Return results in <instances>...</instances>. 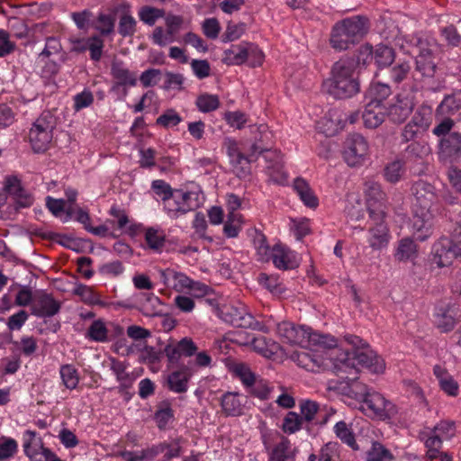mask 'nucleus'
Listing matches in <instances>:
<instances>
[{
	"instance_id": "f257e3e1",
	"label": "nucleus",
	"mask_w": 461,
	"mask_h": 461,
	"mask_svg": "<svg viewBox=\"0 0 461 461\" xmlns=\"http://www.w3.org/2000/svg\"><path fill=\"white\" fill-rule=\"evenodd\" d=\"M415 202L413 203L412 235L424 241L432 235L434 226V205L437 201L434 187L425 182H417L413 185Z\"/></svg>"
},
{
	"instance_id": "f03ea898",
	"label": "nucleus",
	"mask_w": 461,
	"mask_h": 461,
	"mask_svg": "<svg viewBox=\"0 0 461 461\" xmlns=\"http://www.w3.org/2000/svg\"><path fill=\"white\" fill-rule=\"evenodd\" d=\"M358 61L352 58H344L336 61L330 77L323 81L324 91L335 99L342 100L356 95L360 91Z\"/></svg>"
},
{
	"instance_id": "7ed1b4c3",
	"label": "nucleus",
	"mask_w": 461,
	"mask_h": 461,
	"mask_svg": "<svg viewBox=\"0 0 461 461\" xmlns=\"http://www.w3.org/2000/svg\"><path fill=\"white\" fill-rule=\"evenodd\" d=\"M367 22L366 17L353 16L336 23L330 33V46L339 51L348 50L367 32Z\"/></svg>"
},
{
	"instance_id": "20e7f679",
	"label": "nucleus",
	"mask_w": 461,
	"mask_h": 461,
	"mask_svg": "<svg viewBox=\"0 0 461 461\" xmlns=\"http://www.w3.org/2000/svg\"><path fill=\"white\" fill-rule=\"evenodd\" d=\"M276 331L284 341L289 344L303 345L305 342H309L312 345H319L327 348H331L336 346V340L333 338L311 332L310 328L295 326L289 321L278 323Z\"/></svg>"
},
{
	"instance_id": "39448f33",
	"label": "nucleus",
	"mask_w": 461,
	"mask_h": 461,
	"mask_svg": "<svg viewBox=\"0 0 461 461\" xmlns=\"http://www.w3.org/2000/svg\"><path fill=\"white\" fill-rule=\"evenodd\" d=\"M247 154L241 151L235 141H229L227 154L230 158L233 170L239 177H245L250 174V164L258 160L260 154L269 151L270 147L267 144L252 142L248 149L244 148Z\"/></svg>"
},
{
	"instance_id": "423d86ee",
	"label": "nucleus",
	"mask_w": 461,
	"mask_h": 461,
	"mask_svg": "<svg viewBox=\"0 0 461 461\" xmlns=\"http://www.w3.org/2000/svg\"><path fill=\"white\" fill-rule=\"evenodd\" d=\"M54 128L55 120L50 112L42 113L35 121L29 132V140L35 153H43L50 148Z\"/></svg>"
},
{
	"instance_id": "0eeeda50",
	"label": "nucleus",
	"mask_w": 461,
	"mask_h": 461,
	"mask_svg": "<svg viewBox=\"0 0 461 461\" xmlns=\"http://www.w3.org/2000/svg\"><path fill=\"white\" fill-rule=\"evenodd\" d=\"M220 317L227 323L238 328L267 332V328L249 313L241 303L224 304L220 309Z\"/></svg>"
},
{
	"instance_id": "6e6552de",
	"label": "nucleus",
	"mask_w": 461,
	"mask_h": 461,
	"mask_svg": "<svg viewBox=\"0 0 461 461\" xmlns=\"http://www.w3.org/2000/svg\"><path fill=\"white\" fill-rule=\"evenodd\" d=\"M414 83L411 86L410 91L403 90L397 95L396 102L390 105L387 115L393 123H402L412 113L417 100L416 94L421 88L418 79L413 76Z\"/></svg>"
},
{
	"instance_id": "1a4fd4ad",
	"label": "nucleus",
	"mask_w": 461,
	"mask_h": 461,
	"mask_svg": "<svg viewBox=\"0 0 461 461\" xmlns=\"http://www.w3.org/2000/svg\"><path fill=\"white\" fill-rule=\"evenodd\" d=\"M360 409L366 415L381 420H390L397 414L396 406L374 390L364 398Z\"/></svg>"
},
{
	"instance_id": "9d476101",
	"label": "nucleus",
	"mask_w": 461,
	"mask_h": 461,
	"mask_svg": "<svg viewBox=\"0 0 461 461\" xmlns=\"http://www.w3.org/2000/svg\"><path fill=\"white\" fill-rule=\"evenodd\" d=\"M367 140L359 133L349 134L343 144V158L349 167L364 164L368 155Z\"/></svg>"
},
{
	"instance_id": "9b49d317",
	"label": "nucleus",
	"mask_w": 461,
	"mask_h": 461,
	"mask_svg": "<svg viewBox=\"0 0 461 461\" xmlns=\"http://www.w3.org/2000/svg\"><path fill=\"white\" fill-rule=\"evenodd\" d=\"M365 193L367 210L372 220H382L385 217L386 194L381 185L374 181L365 183Z\"/></svg>"
},
{
	"instance_id": "f8f14e48",
	"label": "nucleus",
	"mask_w": 461,
	"mask_h": 461,
	"mask_svg": "<svg viewBox=\"0 0 461 461\" xmlns=\"http://www.w3.org/2000/svg\"><path fill=\"white\" fill-rule=\"evenodd\" d=\"M458 256L451 237L442 236L436 240L431 249V263L442 268L452 264Z\"/></svg>"
},
{
	"instance_id": "ddd939ff",
	"label": "nucleus",
	"mask_w": 461,
	"mask_h": 461,
	"mask_svg": "<svg viewBox=\"0 0 461 461\" xmlns=\"http://www.w3.org/2000/svg\"><path fill=\"white\" fill-rule=\"evenodd\" d=\"M60 310V303L51 294L44 291L34 294L33 304L31 306L32 314L40 318L52 317Z\"/></svg>"
},
{
	"instance_id": "4468645a",
	"label": "nucleus",
	"mask_w": 461,
	"mask_h": 461,
	"mask_svg": "<svg viewBox=\"0 0 461 461\" xmlns=\"http://www.w3.org/2000/svg\"><path fill=\"white\" fill-rule=\"evenodd\" d=\"M192 194H193L190 192H183L181 190L175 189L174 195L165 203L164 209L172 218H178L179 216L193 211L194 206L190 202Z\"/></svg>"
},
{
	"instance_id": "2eb2a0df",
	"label": "nucleus",
	"mask_w": 461,
	"mask_h": 461,
	"mask_svg": "<svg viewBox=\"0 0 461 461\" xmlns=\"http://www.w3.org/2000/svg\"><path fill=\"white\" fill-rule=\"evenodd\" d=\"M357 366L368 368L371 372L380 374L384 371L385 364L382 357L370 349L368 345L363 348L354 349Z\"/></svg>"
},
{
	"instance_id": "dca6fc26",
	"label": "nucleus",
	"mask_w": 461,
	"mask_h": 461,
	"mask_svg": "<svg viewBox=\"0 0 461 461\" xmlns=\"http://www.w3.org/2000/svg\"><path fill=\"white\" fill-rule=\"evenodd\" d=\"M111 75L115 82L112 90L123 86V95H127L126 86H134L137 84V76L135 72L127 68L122 61H113L111 65Z\"/></svg>"
},
{
	"instance_id": "f3484780",
	"label": "nucleus",
	"mask_w": 461,
	"mask_h": 461,
	"mask_svg": "<svg viewBox=\"0 0 461 461\" xmlns=\"http://www.w3.org/2000/svg\"><path fill=\"white\" fill-rule=\"evenodd\" d=\"M4 190L14 196L18 207H29L33 202L32 195L22 187L20 179L15 176H7L5 177Z\"/></svg>"
},
{
	"instance_id": "a211bd4d",
	"label": "nucleus",
	"mask_w": 461,
	"mask_h": 461,
	"mask_svg": "<svg viewBox=\"0 0 461 461\" xmlns=\"http://www.w3.org/2000/svg\"><path fill=\"white\" fill-rule=\"evenodd\" d=\"M291 357L299 366L311 372H318L325 366L323 357L312 351L294 352Z\"/></svg>"
},
{
	"instance_id": "6ab92c4d",
	"label": "nucleus",
	"mask_w": 461,
	"mask_h": 461,
	"mask_svg": "<svg viewBox=\"0 0 461 461\" xmlns=\"http://www.w3.org/2000/svg\"><path fill=\"white\" fill-rule=\"evenodd\" d=\"M415 65V72L422 78H432L435 76L437 64L429 48L419 52Z\"/></svg>"
},
{
	"instance_id": "aec40b11",
	"label": "nucleus",
	"mask_w": 461,
	"mask_h": 461,
	"mask_svg": "<svg viewBox=\"0 0 461 461\" xmlns=\"http://www.w3.org/2000/svg\"><path fill=\"white\" fill-rule=\"evenodd\" d=\"M270 258L276 267L282 270L294 269L298 264L292 251L281 245H275L270 251Z\"/></svg>"
},
{
	"instance_id": "412c9836",
	"label": "nucleus",
	"mask_w": 461,
	"mask_h": 461,
	"mask_svg": "<svg viewBox=\"0 0 461 461\" xmlns=\"http://www.w3.org/2000/svg\"><path fill=\"white\" fill-rule=\"evenodd\" d=\"M439 152L445 158H456L461 157V133L452 131L441 138Z\"/></svg>"
},
{
	"instance_id": "4be33fe9",
	"label": "nucleus",
	"mask_w": 461,
	"mask_h": 461,
	"mask_svg": "<svg viewBox=\"0 0 461 461\" xmlns=\"http://www.w3.org/2000/svg\"><path fill=\"white\" fill-rule=\"evenodd\" d=\"M373 221L375 226L369 229L370 237L368 242L373 249L378 250L387 246L389 241V230L384 219Z\"/></svg>"
},
{
	"instance_id": "5701e85b",
	"label": "nucleus",
	"mask_w": 461,
	"mask_h": 461,
	"mask_svg": "<svg viewBox=\"0 0 461 461\" xmlns=\"http://www.w3.org/2000/svg\"><path fill=\"white\" fill-rule=\"evenodd\" d=\"M115 12H121L118 32L122 37L132 36L136 32V20L130 14V5L122 3L115 8Z\"/></svg>"
},
{
	"instance_id": "b1692460",
	"label": "nucleus",
	"mask_w": 461,
	"mask_h": 461,
	"mask_svg": "<svg viewBox=\"0 0 461 461\" xmlns=\"http://www.w3.org/2000/svg\"><path fill=\"white\" fill-rule=\"evenodd\" d=\"M364 124L366 128L375 129L381 125L385 118L384 106L374 103H367L362 113Z\"/></svg>"
},
{
	"instance_id": "393cba45",
	"label": "nucleus",
	"mask_w": 461,
	"mask_h": 461,
	"mask_svg": "<svg viewBox=\"0 0 461 461\" xmlns=\"http://www.w3.org/2000/svg\"><path fill=\"white\" fill-rule=\"evenodd\" d=\"M461 110V90L445 95L436 109L437 116H450Z\"/></svg>"
},
{
	"instance_id": "a878e982",
	"label": "nucleus",
	"mask_w": 461,
	"mask_h": 461,
	"mask_svg": "<svg viewBox=\"0 0 461 461\" xmlns=\"http://www.w3.org/2000/svg\"><path fill=\"white\" fill-rule=\"evenodd\" d=\"M172 288L176 292L185 289L197 290L201 295L207 294L208 286L190 279L185 274L174 270Z\"/></svg>"
},
{
	"instance_id": "bb28decb",
	"label": "nucleus",
	"mask_w": 461,
	"mask_h": 461,
	"mask_svg": "<svg viewBox=\"0 0 461 461\" xmlns=\"http://www.w3.org/2000/svg\"><path fill=\"white\" fill-rule=\"evenodd\" d=\"M294 189L304 205L309 208H316L318 206L319 200L306 180L302 177L295 178L294 181Z\"/></svg>"
},
{
	"instance_id": "cd10ccee",
	"label": "nucleus",
	"mask_w": 461,
	"mask_h": 461,
	"mask_svg": "<svg viewBox=\"0 0 461 461\" xmlns=\"http://www.w3.org/2000/svg\"><path fill=\"white\" fill-rule=\"evenodd\" d=\"M23 449L25 455L32 461H41V457L39 456H43V450L48 449L43 447V444L41 439L36 440V432L32 430H26Z\"/></svg>"
},
{
	"instance_id": "c85d7f7f",
	"label": "nucleus",
	"mask_w": 461,
	"mask_h": 461,
	"mask_svg": "<svg viewBox=\"0 0 461 461\" xmlns=\"http://www.w3.org/2000/svg\"><path fill=\"white\" fill-rule=\"evenodd\" d=\"M140 311L145 316H161L163 315V304L154 294H141Z\"/></svg>"
},
{
	"instance_id": "c756f323",
	"label": "nucleus",
	"mask_w": 461,
	"mask_h": 461,
	"mask_svg": "<svg viewBox=\"0 0 461 461\" xmlns=\"http://www.w3.org/2000/svg\"><path fill=\"white\" fill-rule=\"evenodd\" d=\"M249 42L232 45L223 53L222 62L228 66L241 65L247 60V47Z\"/></svg>"
},
{
	"instance_id": "7c9ffc66",
	"label": "nucleus",
	"mask_w": 461,
	"mask_h": 461,
	"mask_svg": "<svg viewBox=\"0 0 461 461\" xmlns=\"http://www.w3.org/2000/svg\"><path fill=\"white\" fill-rule=\"evenodd\" d=\"M391 87L388 84L372 83L366 93V99L369 103L383 105V102L391 95Z\"/></svg>"
},
{
	"instance_id": "2f4dec72",
	"label": "nucleus",
	"mask_w": 461,
	"mask_h": 461,
	"mask_svg": "<svg viewBox=\"0 0 461 461\" xmlns=\"http://www.w3.org/2000/svg\"><path fill=\"white\" fill-rule=\"evenodd\" d=\"M189 378L190 374L186 373V369L174 371L167 377L168 388L177 393H185Z\"/></svg>"
},
{
	"instance_id": "473e14b6",
	"label": "nucleus",
	"mask_w": 461,
	"mask_h": 461,
	"mask_svg": "<svg viewBox=\"0 0 461 461\" xmlns=\"http://www.w3.org/2000/svg\"><path fill=\"white\" fill-rule=\"evenodd\" d=\"M294 458V453L291 449V442L285 438L282 437L279 443H277L269 454V461H288Z\"/></svg>"
},
{
	"instance_id": "72a5a7b5",
	"label": "nucleus",
	"mask_w": 461,
	"mask_h": 461,
	"mask_svg": "<svg viewBox=\"0 0 461 461\" xmlns=\"http://www.w3.org/2000/svg\"><path fill=\"white\" fill-rule=\"evenodd\" d=\"M417 255V246L411 238H404L400 240L395 252V258L399 261H407Z\"/></svg>"
},
{
	"instance_id": "f704fd0d",
	"label": "nucleus",
	"mask_w": 461,
	"mask_h": 461,
	"mask_svg": "<svg viewBox=\"0 0 461 461\" xmlns=\"http://www.w3.org/2000/svg\"><path fill=\"white\" fill-rule=\"evenodd\" d=\"M221 407L228 416H237L241 413V402L238 393H227L222 396Z\"/></svg>"
},
{
	"instance_id": "c9c22d12",
	"label": "nucleus",
	"mask_w": 461,
	"mask_h": 461,
	"mask_svg": "<svg viewBox=\"0 0 461 461\" xmlns=\"http://www.w3.org/2000/svg\"><path fill=\"white\" fill-rule=\"evenodd\" d=\"M373 58L378 67H388L393 62L395 53L393 48L386 45H377L373 52Z\"/></svg>"
},
{
	"instance_id": "e433bc0d",
	"label": "nucleus",
	"mask_w": 461,
	"mask_h": 461,
	"mask_svg": "<svg viewBox=\"0 0 461 461\" xmlns=\"http://www.w3.org/2000/svg\"><path fill=\"white\" fill-rule=\"evenodd\" d=\"M357 359H355L354 350L351 352H343L337 358L334 368L338 373L354 372L357 373Z\"/></svg>"
},
{
	"instance_id": "4c0bfd02",
	"label": "nucleus",
	"mask_w": 461,
	"mask_h": 461,
	"mask_svg": "<svg viewBox=\"0 0 461 461\" xmlns=\"http://www.w3.org/2000/svg\"><path fill=\"white\" fill-rule=\"evenodd\" d=\"M115 18L111 14H99L93 27L99 32L102 36H108L114 31Z\"/></svg>"
},
{
	"instance_id": "58836bf2",
	"label": "nucleus",
	"mask_w": 461,
	"mask_h": 461,
	"mask_svg": "<svg viewBox=\"0 0 461 461\" xmlns=\"http://www.w3.org/2000/svg\"><path fill=\"white\" fill-rule=\"evenodd\" d=\"M195 104L200 112L210 113L219 108L220 100L218 95L205 93L196 98Z\"/></svg>"
},
{
	"instance_id": "ea45409f",
	"label": "nucleus",
	"mask_w": 461,
	"mask_h": 461,
	"mask_svg": "<svg viewBox=\"0 0 461 461\" xmlns=\"http://www.w3.org/2000/svg\"><path fill=\"white\" fill-rule=\"evenodd\" d=\"M86 336L94 341L106 342L108 341V329L104 322L101 320H96L92 322L87 330Z\"/></svg>"
},
{
	"instance_id": "a19ab883",
	"label": "nucleus",
	"mask_w": 461,
	"mask_h": 461,
	"mask_svg": "<svg viewBox=\"0 0 461 461\" xmlns=\"http://www.w3.org/2000/svg\"><path fill=\"white\" fill-rule=\"evenodd\" d=\"M336 436L340 438L342 442L349 446L354 450L358 449L353 432L348 429V424L341 420L336 423L334 427Z\"/></svg>"
},
{
	"instance_id": "79ce46f5",
	"label": "nucleus",
	"mask_w": 461,
	"mask_h": 461,
	"mask_svg": "<svg viewBox=\"0 0 461 461\" xmlns=\"http://www.w3.org/2000/svg\"><path fill=\"white\" fill-rule=\"evenodd\" d=\"M60 376L63 384L69 390L77 388L79 383L77 370L71 365H63L60 367Z\"/></svg>"
},
{
	"instance_id": "37998d69",
	"label": "nucleus",
	"mask_w": 461,
	"mask_h": 461,
	"mask_svg": "<svg viewBox=\"0 0 461 461\" xmlns=\"http://www.w3.org/2000/svg\"><path fill=\"white\" fill-rule=\"evenodd\" d=\"M327 123L330 124V132H324L327 136H332L337 133L338 131L342 130L345 127L344 113L339 110L330 111L324 118Z\"/></svg>"
},
{
	"instance_id": "c03bdc74",
	"label": "nucleus",
	"mask_w": 461,
	"mask_h": 461,
	"mask_svg": "<svg viewBox=\"0 0 461 461\" xmlns=\"http://www.w3.org/2000/svg\"><path fill=\"white\" fill-rule=\"evenodd\" d=\"M371 391L372 389L366 384L354 378L348 384L346 393L348 396L362 402Z\"/></svg>"
},
{
	"instance_id": "a18cd8bd",
	"label": "nucleus",
	"mask_w": 461,
	"mask_h": 461,
	"mask_svg": "<svg viewBox=\"0 0 461 461\" xmlns=\"http://www.w3.org/2000/svg\"><path fill=\"white\" fill-rule=\"evenodd\" d=\"M145 240L148 247L152 250H161L165 245V235L154 228H149L145 233Z\"/></svg>"
},
{
	"instance_id": "49530a36",
	"label": "nucleus",
	"mask_w": 461,
	"mask_h": 461,
	"mask_svg": "<svg viewBox=\"0 0 461 461\" xmlns=\"http://www.w3.org/2000/svg\"><path fill=\"white\" fill-rule=\"evenodd\" d=\"M411 68L408 62L394 65L388 69L390 80L396 85L402 83L409 76Z\"/></svg>"
},
{
	"instance_id": "de8ad7c7",
	"label": "nucleus",
	"mask_w": 461,
	"mask_h": 461,
	"mask_svg": "<svg viewBox=\"0 0 461 461\" xmlns=\"http://www.w3.org/2000/svg\"><path fill=\"white\" fill-rule=\"evenodd\" d=\"M253 243L257 249L258 255L261 261H268L270 259L271 248L267 242V238L262 232L256 231Z\"/></svg>"
},
{
	"instance_id": "09e8293b",
	"label": "nucleus",
	"mask_w": 461,
	"mask_h": 461,
	"mask_svg": "<svg viewBox=\"0 0 461 461\" xmlns=\"http://www.w3.org/2000/svg\"><path fill=\"white\" fill-rule=\"evenodd\" d=\"M260 284H262L267 290L273 294H282L285 288L282 283L278 282V279L273 276H268L265 273H261L258 276Z\"/></svg>"
},
{
	"instance_id": "8fccbe9b",
	"label": "nucleus",
	"mask_w": 461,
	"mask_h": 461,
	"mask_svg": "<svg viewBox=\"0 0 461 461\" xmlns=\"http://www.w3.org/2000/svg\"><path fill=\"white\" fill-rule=\"evenodd\" d=\"M393 459L391 452L381 443L374 442L368 452L367 461H390Z\"/></svg>"
},
{
	"instance_id": "3c124183",
	"label": "nucleus",
	"mask_w": 461,
	"mask_h": 461,
	"mask_svg": "<svg viewBox=\"0 0 461 461\" xmlns=\"http://www.w3.org/2000/svg\"><path fill=\"white\" fill-rule=\"evenodd\" d=\"M140 19L149 24L153 25L156 21L164 16V11L151 6H143L139 12Z\"/></svg>"
},
{
	"instance_id": "603ef678",
	"label": "nucleus",
	"mask_w": 461,
	"mask_h": 461,
	"mask_svg": "<svg viewBox=\"0 0 461 461\" xmlns=\"http://www.w3.org/2000/svg\"><path fill=\"white\" fill-rule=\"evenodd\" d=\"M245 31L246 24L244 23H228L226 30L222 35V41L224 42L236 41L245 33Z\"/></svg>"
},
{
	"instance_id": "864d4df0",
	"label": "nucleus",
	"mask_w": 461,
	"mask_h": 461,
	"mask_svg": "<svg viewBox=\"0 0 461 461\" xmlns=\"http://www.w3.org/2000/svg\"><path fill=\"white\" fill-rule=\"evenodd\" d=\"M151 188L154 193L160 196L164 203L172 198L174 195V190L169 184L164 180H154L151 184Z\"/></svg>"
},
{
	"instance_id": "5fc2aeb1",
	"label": "nucleus",
	"mask_w": 461,
	"mask_h": 461,
	"mask_svg": "<svg viewBox=\"0 0 461 461\" xmlns=\"http://www.w3.org/2000/svg\"><path fill=\"white\" fill-rule=\"evenodd\" d=\"M182 122V118L174 109L166 110L157 118L156 123L164 128L176 126Z\"/></svg>"
},
{
	"instance_id": "6e6d98bb",
	"label": "nucleus",
	"mask_w": 461,
	"mask_h": 461,
	"mask_svg": "<svg viewBox=\"0 0 461 461\" xmlns=\"http://www.w3.org/2000/svg\"><path fill=\"white\" fill-rule=\"evenodd\" d=\"M234 373L241 380L243 384L248 387H251L256 381L255 374L245 364H237L234 366Z\"/></svg>"
},
{
	"instance_id": "4d7b16f0",
	"label": "nucleus",
	"mask_w": 461,
	"mask_h": 461,
	"mask_svg": "<svg viewBox=\"0 0 461 461\" xmlns=\"http://www.w3.org/2000/svg\"><path fill=\"white\" fill-rule=\"evenodd\" d=\"M403 172L402 162L395 160L389 163L384 168V176L387 181L396 183L400 180Z\"/></svg>"
},
{
	"instance_id": "13d9d810",
	"label": "nucleus",
	"mask_w": 461,
	"mask_h": 461,
	"mask_svg": "<svg viewBox=\"0 0 461 461\" xmlns=\"http://www.w3.org/2000/svg\"><path fill=\"white\" fill-rule=\"evenodd\" d=\"M303 418L295 412H289L284 419L283 430L286 433H294L302 428Z\"/></svg>"
},
{
	"instance_id": "bf43d9fd",
	"label": "nucleus",
	"mask_w": 461,
	"mask_h": 461,
	"mask_svg": "<svg viewBox=\"0 0 461 461\" xmlns=\"http://www.w3.org/2000/svg\"><path fill=\"white\" fill-rule=\"evenodd\" d=\"M247 60L251 68L261 66L264 60V53L253 43H248Z\"/></svg>"
},
{
	"instance_id": "052dcab7",
	"label": "nucleus",
	"mask_w": 461,
	"mask_h": 461,
	"mask_svg": "<svg viewBox=\"0 0 461 461\" xmlns=\"http://www.w3.org/2000/svg\"><path fill=\"white\" fill-rule=\"evenodd\" d=\"M87 50L90 51V58L94 61H99L104 48V41L100 36L95 35L88 38Z\"/></svg>"
},
{
	"instance_id": "680f3d73",
	"label": "nucleus",
	"mask_w": 461,
	"mask_h": 461,
	"mask_svg": "<svg viewBox=\"0 0 461 461\" xmlns=\"http://www.w3.org/2000/svg\"><path fill=\"white\" fill-rule=\"evenodd\" d=\"M440 32L447 44L457 47L461 43V35L455 25L450 24L446 26L441 29Z\"/></svg>"
},
{
	"instance_id": "e2e57ef3",
	"label": "nucleus",
	"mask_w": 461,
	"mask_h": 461,
	"mask_svg": "<svg viewBox=\"0 0 461 461\" xmlns=\"http://www.w3.org/2000/svg\"><path fill=\"white\" fill-rule=\"evenodd\" d=\"M202 29L203 34L209 39H216L220 33L221 26L216 18H207L203 22Z\"/></svg>"
},
{
	"instance_id": "0e129e2a",
	"label": "nucleus",
	"mask_w": 461,
	"mask_h": 461,
	"mask_svg": "<svg viewBox=\"0 0 461 461\" xmlns=\"http://www.w3.org/2000/svg\"><path fill=\"white\" fill-rule=\"evenodd\" d=\"M183 23V18L179 15H168L166 18L167 32L166 34L171 42L174 41L175 35L178 32Z\"/></svg>"
},
{
	"instance_id": "69168bd1",
	"label": "nucleus",
	"mask_w": 461,
	"mask_h": 461,
	"mask_svg": "<svg viewBox=\"0 0 461 461\" xmlns=\"http://www.w3.org/2000/svg\"><path fill=\"white\" fill-rule=\"evenodd\" d=\"M303 420L312 421L319 410V404L314 401L306 400L300 404Z\"/></svg>"
},
{
	"instance_id": "338daca9",
	"label": "nucleus",
	"mask_w": 461,
	"mask_h": 461,
	"mask_svg": "<svg viewBox=\"0 0 461 461\" xmlns=\"http://www.w3.org/2000/svg\"><path fill=\"white\" fill-rule=\"evenodd\" d=\"M161 77V71L157 68H149L143 71L140 80L144 87L153 86L158 84Z\"/></svg>"
},
{
	"instance_id": "774afa93",
	"label": "nucleus",
	"mask_w": 461,
	"mask_h": 461,
	"mask_svg": "<svg viewBox=\"0 0 461 461\" xmlns=\"http://www.w3.org/2000/svg\"><path fill=\"white\" fill-rule=\"evenodd\" d=\"M173 417V410L168 404H167L165 408L159 409L155 412V420L160 429H166Z\"/></svg>"
}]
</instances>
